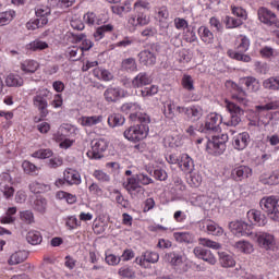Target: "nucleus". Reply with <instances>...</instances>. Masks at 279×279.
Segmentation results:
<instances>
[{
  "instance_id": "64",
  "label": "nucleus",
  "mask_w": 279,
  "mask_h": 279,
  "mask_svg": "<svg viewBox=\"0 0 279 279\" xmlns=\"http://www.w3.org/2000/svg\"><path fill=\"white\" fill-rule=\"evenodd\" d=\"M266 184L274 186L275 184H279V173H272L266 180Z\"/></svg>"
},
{
  "instance_id": "10",
  "label": "nucleus",
  "mask_w": 279,
  "mask_h": 279,
  "mask_svg": "<svg viewBox=\"0 0 279 279\" xmlns=\"http://www.w3.org/2000/svg\"><path fill=\"white\" fill-rule=\"evenodd\" d=\"M0 191L7 199L14 195V187L12 186V177L8 172L0 174Z\"/></svg>"
},
{
  "instance_id": "17",
  "label": "nucleus",
  "mask_w": 279,
  "mask_h": 279,
  "mask_svg": "<svg viewBox=\"0 0 279 279\" xmlns=\"http://www.w3.org/2000/svg\"><path fill=\"white\" fill-rule=\"evenodd\" d=\"M247 217L250 221H254L255 226H259L260 228L267 226V215L260 210L251 209L247 211Z\"/></svg>"
},
{
  "instance_id": "46",
  "label": "nucleus",
  "mask_w": 279,
  "mask_h": 279,
  "mask_svg": "<svg viewBox=\"0 0 279 279\" xmlns=\"http://www.w3.org/2000/svg\"><path fill=\"white\" fill-rule=\"evenodd\" d=\"M225 23L228 29H232L234 27H240V25H243V21H241V19H234L230 16L225 17Z\"/></svg>"
},
{
  "instance_id": "24",
  "label": "nucleus",
  "mask_w": 279,
  "mask_h": 279,
  "mask_svg": "<svg viewBox=\"0 0 279 279\" xmlns=\"http://www.w3.org/2000/svg\"><path fill=\"white\" fill-rule=\"evenodd\" d=\"M226 87L231 88L232 90H234V93H238V95H233V98L239 99V101H243L242 97H247V93L243 90V87L239 86V84L232 81H227Z\"/></svg>"
},
{
  "instance_id": "8",
  "label": "nucleus",
  "mask_w": 279,
  "mask_h": 279,
  "mask_svg": "<svg viewBox=\"0 0 279 279\" xmlns=\"http://www.w3.org/2000/svg\"><path fill=\"white\" fill-rule=\"evenodd\" d=\"M126 96H128V92H125L121 87L110 86L104 93L105 100L108 101V104H117L119 99H123V97H126Z\"/></svg>"
},
{
  "instance_id": "42",
  "label": "nucleus",
  "mask_w": 279,
  "mask_h": 279,
  "mask_svg": "<svg viewBox=\"0 0 279 279\" xmlns=\"http://www.w3.org/2000/svg\"><path fill=\"white\" fill-rule=\"evenodd\" d=\"M5 84L9 87L23 86V78L14 74H10L5 78Z\"/></svg>"
},
{
  "instance_id": "18",
  "label": "nucleus",
  "mask_w": 279,
  "mask_h": 279,
  "mask_svg": "<svg viewBox=\"0 0 279 279\" xmlns=\"http://www.w3.org/2000/svg\"><path fill=\"white\" fill-rule=\"evenodd\" d=\"M151 84V76L147 72L138 73L132 81L133 88H143V86H148Z\"/></svg>"
},
{
  "instance_id": "36",
  "label": "nucleus",
  "mask_w": 279,
  "mask_h": 279,
  "mask_svg": "<svg viewBox=\"0 0 279 279\" xmlns=\"http://www.w3.org/2000/svg\"><path fill=\"white\" fill-rule=\"evenodd\" d=\"M26 241L31 245H39V243H43V235L38 231H29L26 235Z\"/></svg>"
},
{
  "instance_id": "56",
  "label": "nucleus",
  "mask_w": 279,
  "mask_h": 279,
  "mask_svg": "<svg viewBox=\"0 0 279 279\" xmlns=\"http://www.w3.org/2000/svg\"><path fill=\"white\" fill-rule=\"evenodd\" d=\"M142 97H151L154 95H158V86L153 85L150 87H146L141 90Z\"/></svg>"
},
{
  "instance_id": "35",
  "label": "nucleus",
  "mask_w": 279,
  "mask_h": 279,
  "mask_svg": "<svg viewBox=\"0 0 279 279\" xmlns=\"http://www.w3.org/2000/svg\"><path fill=\"white\" fill-rule=\"evenodd\" d=\"M220 256V265L221 267H234L236 265V262H234V257L232 255H229L228 253H219Z\"/></svg>"
},
{
  "instance_id": "48",
  "label": "nucleus",
  "mask_w": 279,
  "mask_h": 279,
  "mask_svg": "<svg viewBox=\"0 0 279 279\" xmlns=\"http://www.w3.org/2000/svg\"><path fill=\"white\" fill-rule=\"evenodd\" d=\"M122 69H124V71H130L131 73L136 71V60L134 58L123 60Z\"/></svg>"
},
{
  "instance_id": "58",
  "label": "nucleus",
  "mask_w": 279,
  "mask_h": 279,
  "mask_svg": "<svg viewBox=\"0 0 279 279\" xmlns=\"http://www.w3.org/2000/svg\"><path fill=\"white\" fill-rule=\"evenodd\" d=\"M94 178L96 180H99V182H110V175H108L106 172L101 170H96L94 172Z\"/></svg>"
},
{
  "instance_id": "57",
  "label": "nucleus",
  "mask_w": 279,
  "mask_h": 279,
  "mask_svg": "<svg viewBox=\"0 0 279 279\" xmlns=\"http://www.w3.org/2000/svg\"><path fill=\"white\" fill-rule=\"evenodd\" d=\"M112 29H114V26H112L111 24H104L96 28V34L98 36H104V34H108L112 32Z\"/></svg>"
},
{
  "instance_id": "28",
  "label": "nucleus",
  "mask_w": 279,
  "mask_h": 279,
  "mask_svg": "<svg viewBox=\"0 0 279 279\" xmlns=\"http://www.w3.org/2000/svg\"><path fill=\"white\" fill-rule=\"evenodd\" d=\"M95 77H100L102 82H112L114 80V75L110 73V71L101 68H97L94 70Z\"/></svg>"
},
{
  "instance_id": "60",
  "label": "nucleus",
  "mask_w": 279,
  "mask_h": 279,
  "mask_svg": "<svg viewBox=\"0 0 279 279\" xmlns=\"http://www.w3.org/2000/svg\"><path fill=\"white\" fill-rule=\"evenodd\" d=\"M154 178L156 180H159V182H165L169 175L167 174V171L163 169H157L154 171Z\"/></svg>"
},
{
  "instance_id": "6",
  "label": "nucleus",
  "mask_w": 279,
  "mask_h": 279,
  "mask_svg": "<svg viewBox=\"0 0 279 279\" xmlns=\"http://www.w3.org/2000/svg\"><path fill=\"white\" fill-rule=\"evenodd\" d=\"M229 230L234 236H250L252 234V226L243 220H234L229 222Z\"/></svg>"
},
{
  "instance_id": "44",
  "label": "nucleus",
  "mask_w": 279,
  "mask_h": 279,
  "mask_svg": "<svg viewBox=\"0 0 279 279\" xmlns=\"http://www.w3.org/2000/svg\"><path fill=\"white\" fill-rule=\"evenodd\" d=\"M235 247L238 250L244 252V254H251V252L254 251V247L252 246V244L250 242H245V241L235 242Z\"/></svg>"
},
{
  "instance_id": "55",
  "label": "nucleus",
  "mask_w": 279,
  "mask_h": 279,
  "mask_svg": "<svg viewBox=\"0 0 279 279\" xmlns=\"http://www.w3.org/2000/svg\"><path fill=\"white\" fill-rule=\"evenodd\" d=\"M182 85L186 90H195V86L193 85V77H191V75L183 76Z\"/></svg>"
},
{
  "instance_id": "41",
  "label": "nucleus",
  "mask_w": 279,
  "mask_h": 279,
  "mask_svg": "<svg viewBox=\"0 0 279 279\" xmlns=\"http://www.w3.org/2000/svg\"><path fill=\"white\" fill-rule=\"evenodd\" d=\"M125 123V118H122L121 114H111L108 118V125L110 128H117Z\"/></svg>"
},
{
  "instance_id": "14",
  "label": "nucleus",
  "mask_w": 279,
  "mask_h": 279,
  "mask_svg": "<svg viewBox=\"0 0 279 279\" xmlns=\"http://www.w3.org/2000/svg\"><path fill=\"white\" fill-rule=\"evenodd\" d=\"M255 239L259 247H263L264 250H271V247L276 245V240L274 239V235L270 233H266V232L256 233Z\"/></svg>"
},
{
  "instance_id": "32",
  "label": "nucleus",
  "mask_w": 279,
  "mask_h": 279,
  "mask_svg": "<svg viewBox=\"0 0 279 279\" xmlns=\"http://www.w3.org/2000/svg\"><path fill=\"white\" fill-rule=\"evenodd\" d=\"M179 166L182 168V171H189L190 173L193 171V159L189 157V155H183L181 157V161H179Z\"/></svg>"
},
{
  "instance_id": "20",
  "label": "nucleus",
  "mask_w": 279,
  "mask_h": 279,
  "mask_svg": "<svg viewBox=\"0 0 279 279\" xmlns=\"http://www.w3.org/2000/svg\"><path fill=\"white\" fill-rule=\"evenodd\" d=\"M250 145V133L243 132L234 137L233 147L239 150L245 149Z\"/></svg>"
},
{
  "instance_id": "29",
  "label": "nucleus",
  "mask_w": 279,
  "mask_h": 279,
  "mask_svg": "<svg viewBox=\"0 0 279 279\" xmlns=\"http://www.w3.org/2000/svg\"><path fill=\"white\" fill-rule=\"evenodd\" d=\"M39 68H40V64L34 60H26L23 63H21V70L24 73H34Z\"/></svg>"
},
{
  "instance_id": "11",
  "label": "nucleus",
  "mask_w": 279,
  "mask_h": 279,
  "mask_svg": "<svg viewBox=\"0 0 279 279\" xmlns=\"http://www.w3.org/2000/svg\"><path fill=\"white\" fill-rule=\"evenodd\" d=\"M258 19L260 23H264L265 25L279 27V21L276 13L271 12L267 8H260L258 10Z\"/></svg>"
},
{
  "instance_id": "38",
  "label": "nucleus",
  "mask_w": 279,
  "mask_h": 279,
  "mask_svg": "<svg viewBox=\"0 0 279 279\" xmlns=\"http://www.w3.org/2000/svg\"><path fill=\"white\" fill-rule=\"evenodd\" d=\"M227 53L232 60H238L239 62H252V57H250V54H243L234 50H228Z\"/></svg>"
},
{
  "instance_id": "47",
  "label": "nucleus",
  "mask_w": 279,
  "mask_h": 279,
  "mask_svg": "<svg viewBox=\"0 0 279 279\" xmlns=\"http://www.w3.org/2000/svg\"><path fill=\"white\" fill-rule=\"evenodd\" d=\"M122 112H132V114H137L136 111L141 110V106L136 102H126L121 107Z\"/></svg>"
},
{
  "instance_id": "40",
  "label": "nucleus",
  "mask_w": 279,
  "mask_h": 279,
  "mask_svg": "<svg viewBox=\"0 0 279 279\" xmlns=\"http://www.w3.org/2000/svg\"><path fill=\"white\" fill-rule=\"evenodd\" d=\"M198 243L199 245H203V247H210L211 250H221V244L210 239L199 238Z\"/></svg>"
},
{
  "instance_id": "13",
  "label": "nucleus",
  "mask_w": 279,
  "mask_h": 279,
  "mask_svg": "<svg viewBox=\"0 0 279 279\" xmlns=\"http://www.w3.org/2000/svg\"><path fill=\"white\" fill-rule=\"evenodd\" d=\"M124 189L130 193L131 195H136L137 194H144L145 189L140 185L138 183V178L135 175L130 177L126 179V182L123 183Z\"/></svg>"
},
{
  "instance_id": "7",
  "label": "nucleus",
  "mask_w": 279,
  "mask_h": 279,
  "mask_svg": "<svg viewBox=\"0 0 279 279\" xmlns=\"http://www.w3.org/2000/svg\"><path fill=\"white\" fill-rule=\"evenodd\" d=\"M48 96L49 90L44 89L39 95H36L33 98L34 106L38 108L39 114L43 119L49 114V110L47 109L49 105L47 104V99L45 98Z\"/></svg>"
},
{
  "instance_id": "62",
  "label": "nucleus",
  "mask_w": 279,
  "mask_h": 279,
  "mask_svg": "<svg viewBox=\"0 0 279 279\" xmlns=\"http://www.w3.org/2000/svg\"><path fill=\"white\" fill-rule=\"evenodd\" d=\"M21 219L26 223H34V213H32L31 210L22 211Z\"/></svg>"
},
{
  "instance_id": "2",
  "label": "nucleus",
  "mask_w": 279,
  "mask_h": 279,
  "mask_svg": "<svg viewBox=\"0 0 279 279\" xmlns=\"http://www.w3.org/2000/svg\"><path fill=\"white\" fill-rule=\"evenodd\" d=\"M259 208L267 214L271 221H279V197L264 196L259 201Z\"/></svg>"
},
{
  "instance_id": "54",
  "label": "nucleus",
  "mask_w": 279,
  "mask_h": 279,
  "mask_svg": "<svg viewBox=\"0 0 279 279\" xmlns=\"http://www.w3.org/2000/svg\"><path fill=\"white\" fill-rule=\"evenodd\" d=\"M22 167L25 173H28V175H33L34 173H36V171H38V167L27 160L22 163Z\"/></svg>"
},
{
  "instance_id": "31",
  "label": "nucleus",
  "mask_w": 279,
  "mask_h": 279,
  "mask_svg": "<svg viewBox=\"0 0 279 279\" xmlns=\"http://www.w3.org/2000/svg\"><path fill=\"white\" fill-rule=\"evenodd\" d=\"M14 16H16V12L14 10H9L0 13V27H3V25H9V23H12Z\"/></svg>"
},
{
  "instance_id": "39",
  "label": "nucleus",
  "mask_w": 279,
  "mask_h": 279,
  "mask_svg": "<svg viewBox=\"0 0 279 279\" xmlns=\"http://www.w3.org/2000/svg\"><path fill=\"white\" fill-rule=\"evenodd\" d=\"M75 3V0H49V4L52 7H57L60 10H66V8H71Z\"/></svg>"
},
{
  "instance_id": "51",
  "label": "nucleus",
  "mask_w": 279,
  "mask_h": 279,
  "mask_svg": "<svg viewBox=\"0 0 279 279\" xmlns=\"http://www.w3.org/2000/svg\"><path fill=\"white\" fill-rule=\"evenodd\" d=\"M84 21L87 25H101V20H97V15L95 13H86L84 15Z\"/></svg>"
},
{
  "instance_id": "49",
  "label": "nucleus",
  "mask_w": 279,
  "mask_h": 279,
  "mask_svg": "<svg viewBox=\"0 0 279 279\" xmlns=\"http://www.w3.org/2000/svg\"><path fill=\"white\" fill-rule=\"evenodd\" d=\"M190 60H193V54L189 50L183 49L179 52L178 61L180 64H189Z\"/></svg>"
},
{
  "instance_id": "63",
  "label": "nucleus",
  "mask_w": 279,
  "mask_h": 279,
  "mask_svg": "<svg viewBox=\"0 0 279 279\" xmlns=\"http://www.w3.org/2000/svg\"><path fill=\"white\" fill-rule=\"evenodd\" d=\"M157 19H159L160 22L169 19V10H167V7H161L158 9Z\"/></svg>"
},
{
  "instance_id": "4",
  "label": "nucleus",
  "mask_w": 279,
  "mask_h": 279,
  "mask_svg": "<svg viewBox=\"0 0 279 279\" xmlns=\"http://www.w3.org/2000/svg\"><path fill=\"white\" fill-rule=\"evenodd\" d=\"M227 109L231 116L229 120L222 122L223 125H227V128H236L241 123V117H243L244 111L234 102H228Z\"/></svg>"
},
{
  "instance_id": "43",
  "label": "nucleus",
  "mask_w": 279,
  "mask_h": 279,
  "mask_svg": "<svg viewBox=\"0 0 279 279\" xmlns=\"http://www.w3.org/2000/svg\"><path fill=\"white\" fill-rule=\"evenodd\" d=\"M190 110V119H193V121H199L201 117L204 116V110L199 106H192L189 108Z\"/></svg>"
},
{
  "instance_id": "30",
  "label": "nucleus",
  "mask_w": 279,
  "mask_h": 279,
  "mask_svg": "<svg viewBox=\"0 0 279 279\" xmlns=\"http://www.w3.org/2000/svg\"><path fill=\"white\" fill-rule=\"evenodd\" d=\"M263 87L266 90H279V76H271L263 82Z\"/></svg>"
},
{
  "instance_id": "3",
  "label": "nucleus",
  "mask_w": 279,
  "mask_h": 279,
  "mask_svg": "<svg viewBox=\"0 0 279 279\" xmlns=\"http://www.w3.org/2000/svg\"><path fill=\"white\" fill-rule=\"evenodd\" d=\"M228 143V134L214 135L211 140H207L206 150L208 154L221 155L226 151Z\"/></svg>"
},
{
  "instance_id": "19",
  "label": "nucleus",
  "mask_w": 279,
  "mask_h": 279,
  "mask_svg": "<svg viewBox=\"0 0 279 279\" xmlns=\"http://www.w3.org/2000/svg\"><path fill=\"white\" fill-rule=\"evenodd\" d=\"M63 178L66 184H82V177L80 175V172L71 168L65 169V171L63 172Z\"/></svg>"
},
{
  "instance_id": "52",
  "label": "nucleus",
  "mask_w": 279,
  "mask_h": 279,
  "mask_svg": "<svg viewBox=\"0 0 279 279\" xmlns=\"http://www.w3.org/2000/svg\"><path fill=\"white\" fill-rule=\"evenodd\" d=\"M49 169H58L64 165V160L61 157H52L47 162Z\"/></svg>"
},
{
  "instance_id": "61",
  "label": "nucleus",
  "mask_w": 279,
  "mask_h": 279,
  "mask_svg": "<svg viewBox=\"0 0 279 279\" xmlns=\"http://www.w3.org/2000/svg\"><path fill=\"white\" fill-rule=\"evenodd\" d=\"M105 260H106L107 265L114 266V265H119L121 263V257H118L114 254H109L106 256Z\"/></svg>"
},
{
  "instance_id": "12",
  "label": "nucleus",
  "mask_w": 279,
  "mask_h": 279,
  "mask_svg": "<svg viewBox=\"0 0 279 279\" xmlns=\"http://www.w3.org/2000/svg\"><path fill=\"white\" fill-rule=\"evenodd\" d=\"M223 122L221 116L217 113H209L207 116V121L205 123L204 130L202 132H219V125Z\"/></svg>"
},
{
  "instance_id": "25",
  "label": "nucleus",
  "mask_w": 279,
  "mask_h": 279,
  "mask_svg": "<svg viewBox=\"0 0 279 279\" xmlns=\"http://www.w3.org/2000/svg\"><path fill=\"white\" fill-rule=\"evenodd\" d=\"M160 258V255H158V253L156 252H146L144 253L142 258H136V263L137 265H141L143 267V265H145V263H158Z\"/></svg>"
},
{
  "instance_id": "33",
  "label": "nucleus",
  "mask_w": 279,
  "mask_h": 279,
  "mask_svg": "<svg viewBox=\"0 0 279 279\" xmlns=\"http://www.w3.org/2000/svg\"><path fill=\"white\" fill-rule=\"evenodd\" d=\"M173 238L178 243H193L195 241V238H193V234L189 232H175L173 233Z\"/></svg>"
},
{
  "instance_id": "45",
  "label": "nucleus",
  "mask_w": 279,
  "mask_h": 279,
  "mask_svg": "<svg viewBox=\"0 0 279 279\" xmlns=\"http://www.w3.org/2000/svg\"><path fill=\"white\" fill-rule=\"evenodd\" d=\"M70 60L72 62H77V60H82V57L84 56V50L77 47H73L70 52Z\"/></svg>"
},
{
  "instance_id": "9",
  "label": "nucleus",
  "mask_w": 279,
  "mask_h": 279,
  "mask_svg": "<svg viewBox=\"0 0 279 279\" xmlns=\"http://www.w3.org/2000/svg\"><path fill=\"white\" fill-rule=\"evenodd\" d=\"M166 263H169L171 267H182L184 265V252L180 248H173L165 255Z\"/></svg>"
},
{
  "instance_id": "37",
  "label": "nucleus",
  "mask_w": 279,
  "mask_h": 279,
  "mask_svg": "<svg viewBox=\"0 0 279 279\" xmlns=\"http://www.w3.org/2000/svg\"><path fill=\"white\" fill-rule=\"evenodd\" d=\"M101 121H104L102 116L84 117L82 120V125L93 128V125H97V123H101Z\"/></svg>"
},
{
  "instance_id": "23",
  "label": "nucleus",
  "mask_w": 279,
  "mask_h": 279,
  "mask_svg": "<svg viewBox=\"0 0 279 279\" xmlns=\"http://www.w3.org/2000/svg\"><path fill=\"white\" fill-rule=\"evenodd\" d=\"M27 256H29V254L26 251H16L10 256L8 263L9 265H21V263L27 260Z\"/></svg>"
},
{
  "instance_id": "53",
  "label": "nucleus",
  "mask_w": 279,
  "mask_h": 279,
  "mask_svg": "<svg viewBox=\"0 0 279 279\" xmlns=\"http://www.w3.org/2000/svg\"><path fill=\"white\" fill-rule=\"evenodd\" d=\"M135 175L137 178V182L140 183V185L142 184L143 186H147L149 184H154V179L149 178L145 173H140V174H135Z\"/></svg>"
},
{
  "instance_id": "1",
  "label": "nucleus",
  "mask_w": 279,
  "mask_h": 279,
  "mask_svg": "<svg viewBox=\"0 0 279 279\" xmlns=\"http://www.w3.org/2000/svg\"><path fill=\"white\" fill-rule=\"evenodd\" d=\"M130 119L132 121H138V124L130 126L124 131V137L132 143H140L144 138H147L149 134V124L151 118L147 113H131Z\"/></svg>"
},
{
  "instance_id": "5",
  "label": "nucleus",
  "mask_w": 279,
  "mask_h": 279,
  "mask_svg": "<svg viewBox=\"0 0 279 279\" xmlns=\"http://www.w3.org/2000/svg\"><path fill=\"white\" fill-rule=\"evenodd\" d=\"M92 148L87 151V156L92 160H99L104 158V151L108 149V144L104 140H94L90 143Z\"/></svg>"
},
{
  "instance_id": "34",
  "label": "nucleus",
  "mask_w": 279,
  "mask_h": 279,
  "mask_svg": "<svg viewBox=\"0 0 279 279\" xmlns=\"http://www.w3.org/2000/svg\"><path fill=\"white\" fill-rule=\"evenodd\" d=\"M28 51H43L49 49V44L40 40H34L31 44L26 45Z\"/></svg>"
},
{
  "instance_id": "16",
  "label": "nucleus",
  "mask_w": 279,
  "mask_h": 279,
  "mask_svg": "<svg viewBox=\"0 0 279 279\" xmlns=\"http://www.w3.org/2000/svg\"><path fill=\"white\" fill-rule=\"evenodd\" d=\"M250 175H252V170L247 166H239L231 171V178L235 182H242V180H247Z\"/></svg>"
},
{
  "instance_id": "22",
  "label": "nucleus",
  "mask_w": 279,
  "mask_h": 279,
  "mask_svg": "<svg viewBox=\"0 0 279 279\" xmlns=\"http://www.w3.org/2000/svg\"><path fill=\"white\" fill-rule=\"evenodd\" d=\"M138 56L141 64H144L145 66H151L156 64V56L154 54V52L149 50H144L140 52Z\"/></svg>"
},
{
  "instance_id": "59",
  "label": "nucleus",
  "mask_w": 279,
  "mask_h": 279,
  "mask_svg": "<svg viewBox=\"0 0 279 279\" xmlns=\"http://www.w3.org/2000/svg\"><path fill=\"white\" fill-rule=\"evenodd\" d=\"M119 276L122 278H134L135 274L134 270L130 267H122L119 269Z\"/></svg>"
},
{
  "instance_id": "21",
  "label": "nucleus",
  "mask_w": 279,
  "mask_h": 279,
  "mask_svg": "<svg viewBox=\"0 0 279 279\" xmlns=\"http://www.w3.org/2000/svg\"><path fill=\"white\" fill-rule=\"evenodd\" d=\"M240 82L244 84L251 93H258L260 90V81L254 76H246L241 78Z\"/></svg>"
},
{
  "instance_id": "15",
  "label": "nucleus",
  "mask_w": 279,
  "mask_h": 279,
  "mask_svg": "<svg viewBox=\"0 0 279 279\" xmlns=\"http://www.w3.org/2000/svg\"><path fill=\"white\" fill-rule=\"evenodd\" d=\"M193 252L196 258H201L202 260H205V263H208L209 265H216L217 258L215 257V254H213L210 250L196 246Z\"/></svg>"
},
{
  "instance_id": "27",
  "label": "nucleus",
  "mask_w": 279,
  "mask_h": 279,
  "mask_svg": "<svg viewBox=\"0 0 279 279\" xmlns=\"http://www.w3.org/2000/svg\"><path fill=\"white\" fill-rule=\"evenodd\" d=\"M205 226L208 234H213V236H221V234H223V228H221L215 221H206Z\"/></svg>"
},
{
  "instance_id": "50",
  "label": "nucleus",
  "mask_w": 279,
  "mask_h": 279,
  "mask_svg": "<svg viewBox=\"0 0 279 279\" xmlns=\"http://www.w3.org/2000/svg\"><path fill=\"white\" fill-rule=\"evenodd\" d=\"M51 156H53V151L51 149H39L33 153V158H39L40 160L51 158Z\"/></svg>"
},
{
  "instance_id": "26",
  "label": "nucleus",
  "mask_w": 279,
  "mask_h": 279,
  "mask_svg": "<svg viewBox=\"0 0 279 279\" xmlns=\"http://www.w3.org/2000/svg\"><path fill=\"white\" fill-rule=\"evenodd\" d=\"M33 209L39 215L47 213V198L39 196L33 202Z\"/></svg>"
}]
</instances>
